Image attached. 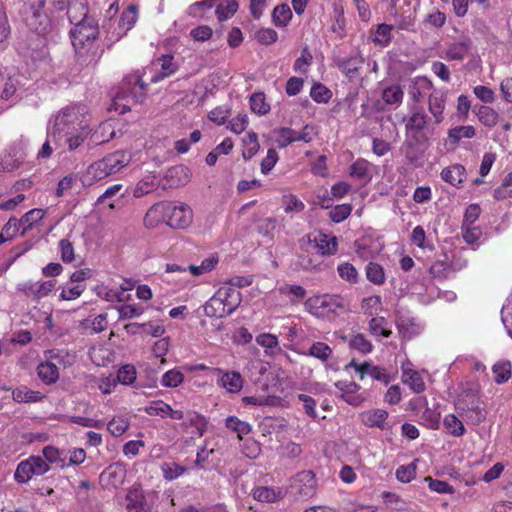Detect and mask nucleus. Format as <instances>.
Here are the masks:
<instances>
[{"mask_svg": "<svg viewBox=\"0 0 512 512\" xmlns=\"http://www.w3.org/2000/svg\"><path fill=\"white\" fill-rule=\"evenodd\" d=\"M67 14L70 22L74 23L70 38L79 63L85 66L96 64L101 56L96 43L99 35L97 23L87 16V9L82 4L70 6Z\"/></svg>", "mask_w": 512, "mask_h": 512, "instance_id": "1", "label": "nucleus"}, {"mask_svg": "<svg viewBox=\"0 0 512 512\" xmlns=\"http://www.w3.org/2000/svg\"><path fill=\"white\" fill-rule=\"evenodd\" d=\"M193 220V211L187 204L175 205L170 201H162L151 206L145 217L144 224L153 228L163 222L174 229H185Z\"/></svg>", "mask_w": 512, "mask_h": 512, "instance_id": "2", "label": "nucleus"}, {"mask_svg": "<svg viewBox=\"0 0 512 512\" xmlns=\"http://www.w3.org/2000/svg\"><path fill=\"white\" fill-rule=\"evenodd\" d=\"M145 96L146 85L142 80V76L138 72L132 73L123 79L109 110L123 114L130 110L131 104L142 102Z\"/></svg>", "mask_w": 512, "mask_h": 512, "instance_id": "3", "label": "nucleus"}, {"mask_svg": "<svg viewBox=\"0 0 512 512\" xmlns=\"http://www.w3.org/2000/svg\"><path fill=\"white\" fill-rule=\"evenodd\" d=\"M130 160V155L124 151H116L108 154L102 159L93 162L87 168L86 177L89 178L91 182L103 180L119 172L129 164Z\"/></svg>", "mask_w": 512, "mask_h": 512, "instance_id": "4", "label": "nucleus"}, {"mask_svg": "<svg viewBox=\"0 0 512 512\" xmlns=\"http://www.w3.org/2000/svg\"><path fill=\"white\" fill-rule=\"evenodd\" d=\"M89 118L88 109L85 105L71 104L52 114L48 120V127L88 128Z\"/></svg>", "mask_w": 512, "mask_h": 512, "instance_id": "5", "label": "nucleus"}, {"mask_svg": "<svg viewBox=\"0 0 512 512\" xmlns=\"http://www.w3.org/2000/svg\"><path fill=\"white\" fill-rule=\"evenodd\" d=\"M304 306L306 310L317 318L338 315L345 309V299L340 295H316L308 298Z\"/></svg>", "mask_w": 512, "mask_h": 512, "instance_id": "6", "label": "nucleus"}, {"mask_svg": "<svg viewBox=\"0 0 512 512\" xmlns=\"http://www.w3.org/2000/svg\"><path fill=\"white\" fill-rule=\"evenodd\" d=\"M456 409L462 417L474 425L481 423L486 418L482 401L476 392L471 389L465 390L460 395L456 402Z\"/></svg>", "mask_w": 512, "mask_h": 512, "instance_id": "7", "label": "nucleus"}, {"mask_svg": "<svg viewBox=\"0 0 512 512\" xmlns=\"http://www.w3.org/2000/svg\"><path fill=\"white\" fill-rule=\"evenodd\" d=\"M428 147V138L424 130H406V139L401 147L403 155L415 167L422 165V158Z\"/></svg>", "mask_w": 512, "mask_h": 512, "instance_id": "8", "label": "nucleus"}, {"mask_svg": "<svg viewBox=\"0 0 512 512\" xmlns=\"http://www.w3.org/2000/svg\"><path fill=\"white\" fill-rule=\"evenodd\" d=\"M291 488L294 491V495L298 498L312 497L316 489L314 473L310 470L297 473L293 478Z\"/></svg>", "mask_w": 512, "mask_h": 512, "instance_id": "9", "label": "nucleus"}, {"mask_svg": "<svg viewBox=\"0 0 512 512\" xmlns=\"http://www.w3.org/2000/svg\"><path fill=\"white\" fill-rule=\"evenodd\" d=\"M364 61V57L360 53H356L339 58L336 62V66L349 81H354L360 76V70L362 69Z\"/></svg>", "mask_w": 512, "mask_h": 512, "instance_id": "10", "label": "nucleus"}, {"mask_svg": "<svg viewBox=\"0 0 512 512\" xmlns=\"http://www.w3.org/2000/svg\"><path fill=\"white\" fill-rule=\"evenodd\" d=\"M308 242L314 244L323 255H334L337 252V238L322 232H314L308 235Z\"/></svg>", "mask_w": 512, "mask_h": 512, "instance_id": "11", "label": "nucleus"}, {"mask_svg": "<svg viewBox=\"0 0 512 512\" xmlns=\"http://www.w3.org/2000/svg\"><path fill=\"white\" fill-rule=\"evenodd\" d=\"M433 89L432 81L426 76H416L409 80L408 95L414 103H419Z\"/></svg>", "mask_w": 512, "mask_h": 512, "instance_id": "12", "label": "nucleus"}, {"mask_svg": "<svg viewBox=\"0 0 512 512\" xmlns=\"http://www.w3.org/2000/svg\"><path fill=\"white\" fill-rule=\"evenodd\" d=\"M159 70L151 76L152 82H159L173 75L179 68L178 63L174 61L173 55H162L157 58L153 64Z\"/></svg>", "mask_w": 512, "mask_h": 512, "instance_id": "13", "label": "nucleus"}, {"mask_svg": "<svg viewBox=\"0 0 512 512\" xmlns=\"http://www.w3.org/2000/svg\"><path fill=\"white\" fill-rule=\"evenodd\" d=\"M126 477V468L122 463H113L109 465L100 475V480L107 485L118 487L123 484Z\"/></svg>", "mask_w": 512, "mask_h": 512, "instance_id": "14", "label": "nucleus"}, {"mask_svg": "<svg viewBox=\"0 0 512 512\" xmlns=\"http://www.w3.org/2000/svg\"><path fill=\"white\" fill-rule=\"evenodd\" d=\"M471 45L472 42L469 39L451 43L443 51L442 57L449 61H462L467 57Z\"/></svg>", "mask_w": 512, "mask_h": 512, "instance_id": "15", "label": "nucleus"}, {"mask_svg": "<svg viewBox=\"0 0 512 512\" xmlns=\"http://www.w3.org/2000/svg\"><path fill=\"white\" fill-rule=\"evenodd\" d=\"M189 170L185 166H174L167 170L164 180L165 186L169 188H177L185 185L189 181Z\"/></svg>", "mask_w": 512, "mask_h": 512, "instance_id": "16", "label": "nucleus"}, {"mask_svg": "<svg viewBox=\"0 0 512 512\" xmlns=\"http://www.w3.org/2000/svg\"><path fill=\"white\" fill-rule=\"evenodd\" d=\"M429 111L433 116L432 124L438 125L444 120L445 94L441 91H434L429 95Z\"/></svg>", "mask_w": 512, "mask_h": 512, "instance_id": "17", "label": "nucleus"}, {"mask_svg": "<svg viewBox=\"0 0 512 512\" xmlns=\"http://www.w3.org/2000/svg\"><path fill=\"white\" fill-rule=\"evenodd\" d=\"M222 292H216L204 305L205 315L208 317L223 318L226 315L231 314L228 312L229 308L226 304H223L221 300Z\"/></svg>", "mask_w": 512, "mask_h": 512, "instance_id": "18", "label": "nucleus"}, {"mask_svg": "<svg viewBox=\"0 0 512 512\" xmlns=\"http://www.w3.org/2000/svg\"><path fill=\"white\" fill-rule=\"evenodd\" d=\"M361 420L368 427H377L381 430L387 429L386 419L388 412L383 409H371L361 413Z\"/></svg>", "mask_w": 512, "mask_h": 512, "instance_id": "19", "label": "nucleus"}, {"mask_svg": "<svg viewBox=\"0 0 512 512\" xmlns=\"http://www.w3.org/2000/svg\"><path fill=\"white\" fill-rule=\"evenodd\" d=\"M146 506V499L140 487H133L126 495V509L129 512H143Z\"/></svg>", "mask_w": 512, "mask_h": 512, "instance_id": "20", "label": "nucleus"}, {"mask_svg": "<svg viewBox=\"0 0 512 512\" xmlns=\"http://www.w3.org/2000/svg\"><path fill=\"white\" fill-rule=\"evenodd\" d=\"M441 178L449 184L459 187L466 179L465 167L460 164L446 167L441 172Z\"/></svg>", "mask_w": 512, "mask_h": 512, "instance_id": "21", "label": "nucleus"}, {"mask_svg": "<svg viewBox=\"0 0 512 512\" xmlns=\"http://www.w3.org/2000/svg\"><path fill=\"white\" fill-rule=\"evenodd\" d=\"M392 30L393 26L389 24H378L375 30H371V41L380 46L387 47L392 40Z\"/></svg>", "mask_w": 512, "mask_h": 512, "instance_id": "22", "label": "nucleus"}, {"mask_svg": "<svg viewBox=\"0 0 512 512\" xmlns=\"http://www.w3.org/2000/svg\"><path fill=\"white\" fill-rule=\"evenodd\" d=\"M45 211L42 209H32L25 213L21 219H18V227H22L21 236L31 230L34 225L38 224L44 217Z\"/></svg>", "mask_w": 512, "mask_h": 512, "instance_id": "23", "label": "nucleus"}, {"mask_svg": "<svg viewBox=\"0 0 512 512\" xmlns=\"http://www.w3.org/2000/svg\"><path fill=\"white\" fill-rule=\"evenodd\" d=\"M119 21L120 34H117L114 39H121L133 28L137 21V10L134 6H129L122 12Z\"/></svg>", "mask_w": 512, "mask_h": 512, "instance_id": "24", "label": "nucleus"}, {"mask_svg": "<svg viewBox=\"0 0 512 512\" xmlns=\"http://www.w3.org/2000/svg\"><path fill=\"white\" fill-rule=\"evenodd\" d=\"M23 163V157L16 150L5 152L0 156V170L3 172H11L18 169Z\"/></svg>", "mask_w": 512, "mask_h": 512, "instance_id": "25", "label": "nucleus"}, {"mask_svg": "<svg viewBox=\"0 0 512 512\" xmlns=\"http://www.w3.org/2000/svg\"><path fill=\"white\" fill-rule=\"evenodd\" d=\"M217 292H222L221 300L229 308L228 312H234L241 303V294L234 287H221Z\"/></svg>", "mask_w": 512, "mask_h": 512, "instance_id": "26", "label": "nucleus"}, {"mask_svg": "<svg viewBox=\"0 0 512 512\" xmlns=\"http://www.w3.org/2000/svg\"><path fill=\"white\" fill-rule=\"evenodd\" d=\"M37 372L39 378L46 384L55 383L59 378L58 367L50 361L40 363Z\"/></svg>", "mask_w": 512, "mask_h": 512, "instance_id": "27", "label": "nucleus"}, {"mask_svg": "<svg viewBox=\"0 0 512 512\" xmlns=\"http://www.w3.org/2000/svg\"><path fill=\"white\" fill-rule=\"evenodd\" d=\"M221 385L226 388L228 392L236 393L241 390L243 380L240 373L232 371L226 372L220 379Z\"/></svg>", "mask_w": 512, "mask_h": 512, "instance_id": "28", "label": "nucleus"}, {"mask_svg": "<svg viewBox=\"0 0 512 512\" xmlns=\"http://www.w3.org/2000/svg\"><path fill=\"white\" fill-rule=\"evenodd\" d=\"M495 374V382L497 384L506 383L512 376V365L508 360H501L495 363L492 367Z\"/></svg>", "mask_w": 512, "mask_h": 512, "instance_id": "29", "label": "nucleus"}, {"mask_svg": "<svg viewBox=\"0 0 512 512\" xmlns=\"http://www.w3.org/2000/svg\"><path fill=\"white\" fill-rule=\"evenodd\" d=\"M12 396L13 399L19 403L38 402L43 398L40 392L30 390L26 386L17 387L13 390Z\"/></svg>", "mask_w": 512, "mask_h": 512, "instance_id": "30", "label": "nucleus"}, {"mask_svg": "<svg viewBox=\"0 0 512 512\" xmlns=\"http://www.w3.org/2000/svg\"><path fill=\"white\" fill-rule=\"evenodd\" d=\"M404 92L399 85H390L383 89L382 99L388 105H400L403 101Z\"/></svg>", "mask_w": 512, "mask_h": 512, "instance_id": "31", "label": "nucleus"}, {"mask_svg": "<svg viewBox=\"0 0 512 512\" xmlns=\"http://www.w3.org/2000/svg\"><path fill=\"white\" fill-rule=\"evenodd\" d=\"M243 158L245 160L251 159L259 150V142L257 135L250 131L247 133L246 137L243 138Z\"/></svg>", "mask_w": 512, "mask_h": 512, "instance_id": "32", "label": "nucleus"}, {"mask_svg": "<svg viewBox=\"0 0 512 512\" xmlns=\"http://www.w3.org/2000/svg\"><path fill=\"white\" fill-rule=\"evenodd\" d=\"M292 18V12L287 4L277 5L272 13V19L276 26L285 27Z\"/></svg>", "mask_w": 512, "mask_h": 512, "instance_id": "33", "label": "nucleus"}, {"mask_svg": "<svg viewBox=\"0 0 512 512\" xmlns=\"http://www.w3.org/2000/svg\"><path fill=\"white\" fill-rule=\"evenodd\" d=\"M238 2L236 0H225L216 8V16L219 21H225L231 18L238 10Z\"/></svg>", "mask_w": 512, "mask_h": 512, "instance_id": "34", "label": "nucleus"}, {"mask_svg": "<svg viewBox=\"0 0 512 512\" xmlns=\"http://www.w3.org/2000/svg\"><path fill=\"white\" fill-rule=\"evenodd\" d=\"M43 456L46 461L56 464L60 468L68 467L66 457H62V453L60 450L53 446H45L42 450Z\"/></svg>", "mask_w": 512, "mask_h": 512, "instance_id": "35", "label": "nucleus"}, {"mask_svg": "<svg viewBox=\"0 0 512 512\" xmlns=\"http://www.w3.org/2000/svg\"><path fill=\"white\" fill-rule=\"evenodd\" d=\"M432 122L428 120V116L422 109L412 108L405 128H424Z\"/></svg>", "mask_w": 512, "mask_h": 512, "instance_id": "36", "label": "nucleus"}, {"mask_svg": "<svg viewBox=\"0 0 512 512\" xmlns=\"http://www.w3.org/2000/svg\"><path fill=\"white\" fill-rule=\"evenodd\" d=\"M369 166L370 163L367 160L359 158L350 166V175L352 177L368 181L371 178L369 174Z\"/></svg>", "mask_w": 512, "mask_h": 512, "instance_id": "37", "label": "nucleus"}, {"mask_svg": "<svg viewBox=\"0 0 512 512\" xmlns=\"http://www.w3.org/2000/svg\"><path fill=\"white\" fill-rule=\"evenodd\" d=\"M182 426L186 428L188 426L194 427L198 436L202 437L206 431L207 421L198 413H189L187 420L182 423Z\"/></svg>", "mask_w": 512, "mask_h": 512, "instance_id": "38", "label": "nucleus"}, {"mask_svg": "<svg viewBox=\"0 0 512 512\" xmlns=\"http://www.w3.org/2000/svg\"><path fill=\"white\" fill-rule=\"evenodd\" d=\"M477 116L479 121L487 127L495 126L498 121V113L489 106H481L478 109Z\"/></svg>", "mask_w": 512, "mask_h": 512, "instance_id": "39", "label": "nucleus"}, {"mask_svg": "<svg viewBox=\"0 0 512 512\" xmlns=\"http://www.w3.org/2000/svg\"><path fill=\"white\" fill-rule=\"evenodd\" d=\"M44 2L41 1L39 8L43 7ZM29 26L35 29L38 34H44L46 32L47 17L43 14L40 9L33 12L31 20H27Z\"/></svg>", "mask_w": 512, "mask_h": 512, "instance_id": "40", "label": "nucleus"}, {"mask_svg": "<svg viewBox=\"0 0 512 512\" xmlns=\"http://www.w3.org/2000/svg\"><path fill=\"white\" fill-rule=\"evenodd\" d=\"M251 110L259 115H264L270 110L269 104L266 102L264 93H254L250 97Z\"/></svg>", "mask_w": 512, "mask_h": 512, "instance_id": "41", "label": "nucleus"}, {"mask_svg": "<svg viewBox=\"0 0 512 512\" xmlns=\"http://www.w3.org/2000/svg\"><path fill=\"white\" fill-rule=\"evenodd\" d=\"M226 427L237 432L240 438L251 432L250 424L238 419L236 416H229L226 419Z\"/></svg>", "mask_w": 512, "mask_h": 512, "instance_id": "42", "label": "nucleus"}, {"mask_svg": "<svg viewBox=\"0 0 512 512\" xmlns=\"http://www.w3.org/2000/svg\"><path fill=\"white\" fill-rule=\"evenodd\" d=\"M420 424L430 429H437L440 424V413L434 409L426 408L420 416Z\"/></svg>", "mask_w": 512, "mask_h": 512, "instance_id": "43", "label": "nucleus"}, {"mask_svg": "<svg viewBox=\"0 0 512 512\" xmlns=\"http://www.w3.org/2000/svg\"><path fill=\"white\" fill-rule=\"evenodd\" d=\"M276 227L277 219L274 217H268L259 221L256 230L261 236L272 239Z\"/></svg>", "mask_w": 512, "mask_h": 512, "instance_id": "44", "label": "nucleus"}, {"mask_svg": "<svg viewBox=\"0 0 512 512\" xmlns=\"http://www.w3.org/2000/svg\"><path fill=\"white\" fill-rule=\"evenodd\" d=\"M310 96L317 103H327L332 97V92L325 85L316 83L310 90Z\"/></svg>", "mask_w": 512, "mask_h": 512, "instance_id": "45", "label": "nucleus"}, {"mask_svg": "<svg viewBox=\"0 0 512 512\" xmlns=\"http://www.w3.org/2000/svg\"><path fill=\"white\" fill-rule=\"evenodd\" d=\"M443 424L447 431L453 436L463 435L465 428L462 423L455 415L449 414L444 418Z\"/></svg>", "mask_w": 512, "mask_h": 512, "instance_id": "46", "label": "nucleus"}, {"mask_svg": "<svg viewBox=\"0 0 512 512\" xmlns=\"http://www.w3.org/2000/svg\"><path fill=\"white\" fill-rule=\"evenodd\" d=\"M403 375L407 376V379L405 380V382L409 384L410 388L415 393H421L425 390V388H426L425 383L423 381V378L420 376V374L418 372L413 371V370H409V371L404 370Z\"/></svg>", "mask_w": 512, "mask_h": 512, "instance_id": "47", "label": "nucleus"}, {"mask_svg": "<svg viewBox=\"0 0 512 512\" xmlns=\"http://www.w3.org/2000/svg\"><path fill=\"white\" fill-rule=\"evenodd\" d=\"M366 276L369 281L374 284L380 285L385 281L383 268L374 262H370L366 267Z\"/></svg>", "mask_w": 512, "mask_h": 512, "instance_id": "48", "label": "nucleus"}, {"mask_svg": "<svg viewBox=\"0 0 512 512\" xmlns=\"http://www.w3.org/2000/svg\"><path fill=\"white\" fill-rule=\"evenodd\" d=\"M332 354V349L323 342H316L310 348L308 355L313 356L321 361H327Z\"/></svg>", "mask_w": 512, "mask_h": 512, "instance_id": "49", "label": "nucleus"}, {"mask_svg": "<svg viewBox=\"0 0 512 512\" xmlns=\"http://www.w3.org/2000/svg\"><path fill=\"white\" fill-rule=\"evenodd\" d=\"M33 475L31 463L27 459L18 464L14 477L19 483H25L30 480Z\"/></svg>", "mask_w": 512, "mask_h": 512, "instance_id": "50", "label": "nucleus"}, {"mask_svg": "<svg viewBox=\"0 0 512 512\" xmlns=\"http://www.w3.org/2000/svg\"><path fill=\"white\" fill-rule=\"evenodd\" d=\"M144 411L151 416L159 415L161 417L168 416L171 406L161 400L153 401L144 408Z\"/></svg>", "mask_w": 512, "mask_h": 512, "instance_id": "51", "label": "nucleus"}, {"mask_svg": "<svg viewBox=\"0 0 512 512\" xmlns=\"http://www.w3.org/2000/svg\"><path fill=\"white\" fill-rule=\"evenodd\" d=\"M230 116V109L227 106H219L211 110L208 114L209 120L217 125L225 124L227 118Z\"/></svg>", "mask_w": 512, "mask_h": 512, "instance_id": "52", "label": "nucleus"}, {"mask_svg": "<svg viewBox=\"0 0 512 512\" xmlns=\"http://www.w3.org/2000/svg\"><path fill=\"white\" fill-rule=\"evenodd\" d=\"M154 186H155L154 177L148 176V177L140 180L136 184L134 191H133V195H134V197L140 198V197L152 192Z\"/></svg>", "mask_w": 512, "mask_h": 512, "instance_id": "53", "label": "nucleus"}, {"mask_svg": "<svg viewBox=\"0 0 512 512\" xmlns=\"http://www.w3.org/2000/svg\"><path fill=\"white\" fill-rule=\"evenodd\" d=\"M253 497L260 502H275L277 500V494L271 487H257L253 492Z\"/></svg>", "mask_w": 512, "mask_h": 512, "instance_id": "54", "label": "nucleus"}, {"mask_svg": "<svg viewBox=\"0 0 512 512\" xmlns=\"http://www.w3.org/2000/svg\"><path fill=\"white\" fill-rule=\"evenodd\" d=\"M255 38L262 45H270L277 41L278 33L272 28H262L255 33Z\"/></svg>", "mask_w": 512, "mask_h": 512, "instance_id": "55", "label": "nucleus"}, {"mask_svg": "<svg viewBox=\"0 0 512 512\" xmlns=\"http://www.w3.org/2000/svg\"><path fill=\"white\" fill-rule=\"evenodd\" d=\"M184 380V375L175 369L167 371L162 377V385L165 387H177Z\"/></svg>", "mask_w": 512, "mask_h": 512, "instance_id": "56", "label": "nucleus"}, {"mask_svg": "<svg viewBox=\"0 0 512 512\" xmlns=\"http://www.w3.org/2000/svg\"><path fill=\"white\" fill-rule=\"evenodd\" d=\"M312 54L307 47L302 49L301 56L295 60L294 70L299 73H306L307 67L312 63Z\"/></svg>", "mask_w": 512, "mask_h": 512, "instance_id": "57", "label": "nucleus"}, {"mask_svg": "<svg viewBox=\"0 0 512 512\" xmlns=\"http://www.w3.org/2000/svg\"><path fill=\"white\" fill-rule=\"evenodd\" d=\"M163 474L166 480L172 481L186 472V468L177 463H165L162 466Z\"/></svg>", "mask_w": 512, "mask_h": 512, "instance_id": "58", "label": "nucleus"}, {"mask_svg": "<svg viewBox=\"0 0 512 512\" xmlns=\"http://www.w3.org/2000/svg\"><path fill=\"white\" fill-rule=\"evenodd\" d=\"M352 211V207L350 204H341L335 206L329 213L330 219L335 222L339 223L343 220H345Z\"/></svg>", "mask_w": 512, "mask_h": 512, "instance_id": "59", "label": "nucleus"}, {"mask_svg": "<svg viewBox=\"0 0 512 512\" xmlns=\"http://www.w3.org/2000/svg\"><path fill=\"white\" fill-rule=\"evenodd\" d=\"M117 379L124 385L132 384L136 379V370L132 365L122 366L117 373Z\"/></svg>", "mask_w": 512, "mask_h": 512, "instance_id": "60", "label": "nucleus"}, {"mask_svg": "<svg viewBox=\"0 0 512 512\" xmlns=\"http://www.w3.org/2000/svg\"><path fill=\"white\" fill-rule=\"evenodd\" d=\"M397 328L400 333L403 334L404 337H412V335L417 333V326L412 319H404L400 317L396 321Z\"/></svg>", "mask_w": 512, "mask_h": 512, "instance_id": "61", "label": "nucleus"}, {"mask_svg": "<svg viewBox=\"0 0 512 512\" xmlns=\"http://www.w3.org/2000/svg\"><path fill=\"white\" fill-rule=\"evenodd\" d=\"M350 347L358 350L362 354L372 351V344L364 337L363 334H357L350 340Z\"/></svg>", "mask_w": 512, "mask_h": 512, "instance_id": "62", "label": "nucleus"}, {"mask_svg": "<svg viewBox=\"0 0 512 512\" xmlns=\"http://www.w3.org/2000/svg\"><path fill=\"white\" fill-rule=\"evenodd\" d=\"M474 95L483 103L491 104L495 100V92L484 85H477L473 88Z\"/></svg>", "mask_w": 512, "mask_h": 512, "instance_id": "63", "label": "nucleus"}, {"mask_svg": "<svg viewBox=\"0 0 512 512\" xmlns=\"http://www.w3.org/2000/svg\"><path fill=\"white\" fill-rule=\"evenodd\" d=\"M18 85L19 81L16 78L9 77L3 85L0 99L5 101L11 100L17 91Z\"/></svg>", "mask_w": 512, "mask_h": 512, "instance_id": "64", "label": "nucleus"}]
</instances>
